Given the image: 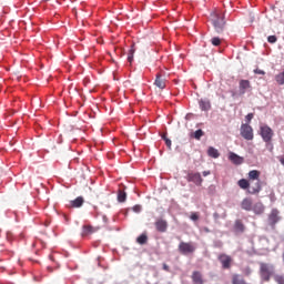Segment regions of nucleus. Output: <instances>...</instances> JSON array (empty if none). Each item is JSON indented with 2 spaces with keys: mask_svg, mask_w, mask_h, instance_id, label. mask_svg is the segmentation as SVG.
I'll return each mask as SVG.
<instances>
[{
  "mask_svg": "<svg viewBox=\"0 0 284 284\" xmlns=\"http://www.w3.org/2000/svg\"><path fill=\"white\" fill-rule=\"evenodd\" d=\"M260 278L263 283H270L272 278L274 277V274H276V266L274 264L260 262Z\"/></svg>",
  "mask_w": 284,
  "mask_h": 284,
  "instance_id": "obj_1",
  "label": "nucleus"
},
{
  "mask_svg": "<svg viewBox=\"0 0 284 284\" xmlns=\"http://www.w3.org/2000/svg\"><path fill=\"white\" fill-rule=\"evenodd\" d=\"M211 17L215 32H217V34H221V32L225 30V16L214 11Z\"/></svg>",
  "mask_w": 284,
  "mask_h": 284,
  "instance_id": "obj_2",
  "label": "nucleus"
},
{
  "mask_svg": "<svg viewBox=\"0 0 284 284\" xmlns=\"http://www.w3.org/2000/svg\"><path fill=\"white\" fill-rule=\"evenodd\" d=\"M261 176V171L257 170H252L248 172V179L251 181H257L254 186H251L248 189V194H258L261 192L262 186H261V180H258Z\"/></svg>",
  "mask_w": 284,
  "mask_h": 284,
  "instance_id": "obj_3",
  "label": "nucleus"
},
{
  "mask_svg": "<svg viewBox=\"0 0 284 284\" xmlns=\"http://www.w3.org/2000/svg\"><path fill=\"white\" fill-rule=\"evenodd\" d=\"M195 251H196V246H194L192 242H181L179 244V252L184 256L187 254H194Z\"/></svg>",
  "mask_w": 284,
  "mask_h": 284,
  "instance_id": "obj_4",
  "label": "nucleus"
},
{
  "mask_svg": "<svg viewBox=\"0 0 284 284\" xmlns=\"http://www.w3.org/2000/svg\"><path fill=\"white\" fill-rule=\"evenodd\" d=\"M186 181L189 183H194L197 187H201L203 185V178L201 176V173L191 171L186 175Z\"/></svg>",
  "mask_w": 284,
  "mask_h": 284,
  "instance_id": "obj_5",
  "label": "nucleus"
},
{
  "mask_svg": "<svg viewBox=\"0 0 284 284\" xmlns=\"http://www.w3.org/2000/svg\"><path fill=\"white\" fill-rule=\"evenodd\" d=\"M260 134L264 143H270L274 136V131L268 125L261 126Z\"/></svg>",
  "mask_w": 284,
  "mask_h": 284,
  "instance_id": "obj_6",
  "label": "nucleus"
},
{
  "mask_svg": "<svg viewBox=\"0 0 284 284\" xmlns=\"http://www.w3.org/2000/svg\"><path fill=\"white\" fill-rule=\"evenodd\" d=\"M241 136L245 139V141H253L254 140V129L250 124H242L241 125Z\"/></svg>",
  "mask_w": 284,
  "mask_h": 284,
  "instance_id": "obj_7",
  "label": "nucleus"
},
{
  "mask_svg": "<svg viewBox=\"0 0 284 284\" xmlns=\"http://www.w3.org/2000/svg\"><path fill=\"white\" fill-rule=\"evenodd\" d=\"M217 260L220 261L221 265H222V270H230L232 267V263H233V258L232 256L225 254V253H221L217 256Z\"/></svg>",
  "mask_w": 284,
  "mask_h": 284,
  "instance_id": "obj_8",
  "label": "nucleus"
},
{
  "mask_svg": "<svg viewBox=\"0 0 284 284\" xmlns=\"http://www.w3.org/2000/svg\"><path fill=\"white\" fill-rule=\"evenodd\" d=\"M155 229L158 232L160 233H165L168 232V221L163 220V219H158L154 223Z\"/></svg>",
  "mask_w": 284,
  "mask_h": 284,
  "instance_id": "obj_9",
  "label": "nucleus"
},
{
  "mask_svg": "<svg viewBox=\"0 0 284 284\" xmlns=\"http://www.w3.org/2000/svg\"><path fill=\"white\" fill-rule=\"evenodd\" d=\"M165 77H163V74L158 73L155 75V81H154V85H156V88H159L160 90H165Z\"/></svg>",
  "mask_w": 284,
  "mask_h": 284,
  "instance_id": "obj_10",
  "label": "nucleus"
},
{
  "mask_svg": "<svg viewBox=\"0 0 284 284\" xmlns=\"http://www.w3.org/2000/svg\"><path fill=\"white\" fill-rule=\"evenodd\" d=\"M193 284H204L205 280H203V273L200 271H194L191 275Z\"/></svg>",
  "mask_w": 284,
  "mask_h": 284,
  "instance_id": "obj_11",
  "label": "nucleus"
},
{
  "mask_svg": "<svg viewBox=\"0 0 284 284\" xmlns=\"http://www.w3.org/2000/svg\"><path fill=\"white\" fill-rule=\"evenodd\" d=\"M241 207H242V210H245L246 212H252V207H253L252 199L245 197L244 200H242Z\"/></svg>",
  "mask_w": 284,
  "mask_h": 284,
  "instance_id": "obj_12",
  "label": "nucleus"
},
{
  "mask_svg": "<svg viewBox=\"0 0 284 284\" xmlns=\"http://www.w3.org/2000/svg\"><path fill=\"white\" fill-rule=\"evenodd\" d=\"M229 160L232 161L234 163V165H242V163L244 161L243 158H241L239 154H236L234 152H230Z\"/></svg>",
  "mask_w": 284,
  "mask_h": 284,
  "instance_id": "obj_13",
  "label": "nucleus"
},
{
  "mask_svg": "<svg viewBox=\"0 0 284 284\" xmlns=\"http://www.w3.org/2000/svg\"><path fill=\"white\" fill-rule=\"evenodd\" d=\"M252 88V84L250 83V80H241L240 81V94H245L247 90Z\"/></svg>",
  "mask_w": 284,
  "mask_h": 284,
  "instance_id": "obj_14",
  "label": "nucleus"
},
{
  "mask_svg": "<svg viewBox=\"0 0 284 284\" xmlns=\"http://www.w3.org/2000/svg\"><path fill=\"white\" fill-rule=\"evenodd\" d=\"M277 221H280L278 210H273L268 216V223L270 225H276Z\"/></svg>",
  "mask_w": 284,
  "mask_h": 284,
  "instance_id": "obj_15",
  "label": "nucleus"
},
{
  "mask_svg": "<svg viewBox=\"0 0 284 284\" xmlns=\"http://www.w3.org/2000/svg\"><path fill=\"white\" fill-rule=\"evenodd\" d=\"M85 203L83 196H78L75 200L70 201L69 207H81Z\"/></svg>",
  "mask_w": 284,
  "mask_h": 284,
  "instance_id": "obj_16",
  "label": "nucleus"
},
{
  "mask_svg": "<svg viewBox=\"0 0 284 284\" xmlns=\"http://www.w3.org/2000/svg\"><path fill=\"white\" fill-rule=\"evenodd\" d=\"M234 231L239 234H243L245 232V224H243V221L236 220L234 223Z\"/></svg>",
  "mask_w": 284,
  "mask_h": 284,
  "instance_id": "obj_17",
  "label": "nucleus"
},
{
  "mask_svg": "<svg viewBox=\"0 0 284 284\" xmlns=\"http://www.w3.org/2000/svg\"><path fill=\"white\" fill-rule=\"evenodd\" d=\"M252 211L255 214H263V212H265V206L263 205V203L257 202L252 206Z\"/></svg>",
  "mask_w": 284,
  "mask_h": 284,
  "instance_id": "obj_18",
  "label": "nucleus"
},
{
  "mask_svg": "<svg viewBox=\"0 0 284 284\" xmlns=\"http://www.w3.org/2000/svg\"><path fill=\"white\" fill-rule=\"evenodd\" d=\"M207 154L209 156H211V159H219V156H221V153H219V150L214 149L213 146L209 148Z\"/></svg>",
  "mask_w": 284,
  "mask_h": 284,
  "instance_id": "obj_19",
  "label": "nucleus"
},
{
  "mask_svg": "<svg viewBox=\"0 0 284 284\" xmlns=\"http://www.w3.org/2000/svg\"><path fill=\"white\" fill-rule=\"evenodd\" d=\"M239 187H241V190H248L250 187V181H247L246 179H241L237 182Z\"/></svg>",
  "mask_w": 284,
  "mask_h": 284,
  "instance_id": "obj_20",
  "label": "nucleus"
},
{
  "mask_svg": "<svg viewBox=\"0 0 284 284\" xmlns=\"http://www.w3.org/2000/svg\"><path fill=\"white\" fill-rule=\"evenodd\" d=\"M136 243L139 245H145L148 243V234L142 233L140 236H138Z\"/></svg>",
  "mask_w": 284,
  "mask_h": 284,
  "instance_id": "obj_21",
  "label": "nucleus"
},
{
  "mask_svg": "<svg viewBox=\"0 0 284 284\" xmlns=\"http://www.w3.org/2000/svg\"><path fill=\"white\" fill-rule=\"evenodd\" d=\"M136 52V49L134 48V43L131 45V49L129 50L128 53V61L129 63H132L134 61V53Z\"/></svg>",
  "mask_w": 284,
  "mask_h": 284,
  "instance_id": "obj_22",
  "label": "nucleus"
},
{
  "mask_svg": "<svg viewBox=\"0 0 284 284\" xmlns=\"http://www.w3.org/2000/svg\"><path fill=\"white\" fill-rule=\"evenodd\" d=\"M200 108H201V110L207 112V110H210L212 108V104H210V101L201 100Z\"/></svg>",
  "mask_w": 284,
  "mask_h": 284,
  "instance_id": "obj_23",
  "label": "nucleus"
},
{
  "mask_svg": "<svg viewBox=\"0 0 284 284\" xmlns=\"http://www.w3.org/2000/svg\"><path fill=\"white\" fill-rule=\"evenodd\" d=\"M232 284H247V283H245V280H243V277H241V275L235 274L232 277Z\"/></svg>",
  "mask_w": 284,
  "mask_h": 284,
  "instance_id": "obj_24",
  "label": "nucleus"
},
{
  "mask_svg": "<svg viewBox=\"0 0 284 284\" xmlns=\"http://www.w3.org/2000/svg\"><path fill=\"white\" fill-rule=\"evenodd\" d=\"M126 199H128V194L125 193V191L120 190L118 193L119 203H125Z\"/></svg>",
  "mask_w": 284,
  "mask_h": 284,
  "instance_id": "obj_25",
  "label": "nucleus"
},
{
  "mask_svg": "<svg viewBox=\"0 0 284 284\" xmlns=\"http://www.w3.org/2000/svg\"><path fill=\"white\" fill-rule=\"evenodd\" d=\"M275 81L278 85H284V70L275 75Z\"/></svg>",
  "mask_w": 284,
  "mask_h": 284,
  "instance_id": "obj_26",
  "label": "nucleus"
},
{
  "mask_svg": "<svg viewBox=\"0 0 284 284\" xmlns=\"http://www.w3.org/2000/svg\"><path fill=\"white\" fill-rule=\"evenodd\" d=\"M204 134H205V132H203V130L199 129V130H196L195 132H193V133L191 134V136H192L193 139H196V141H201V136H203Z\"/></svg>",
  "mask_w": 284,
  "mask_h": 284,
  "instance_id": "obj_27",
  "label": "nucleus"
},
{
  "mask_svg": "<svg viewBox=\"0 0 284 284\" xmlns=\"http://www.w3.org/2000/svg\"><path fill=\"white\" fill-rule=\"evenodd\" d=\"M273 278L275 281V283L277 284H284V275L283 274H274Z\"/></svg>",
  "mask_w": 284,
  "mask_h": 284,
  "instance_id": "obj_28",
  "label": "nucleus"
},
{
  "mask_svg": "<svg viewBox=\"0 0 284 284\" xmlns=\"http://www.w3.org/2000/svg\"><path fill=\"white\" fill-rule=\"evenodd\" d=\"M211 43H212V45H215V47L221 45V38H219V37L212 38Z\"/></svg>",
  "mask_w": 284,
  "mask_h": 284,
  "instance_id": "obj_29",
  "label": "nucleus"
},
{
  "mask_svg": "<svg viewBox=\"0 0 284 284\" xmlns=\"http://www.w3.org/2000/svg\"><path fill=\"white\" fill-rule=\"evenodd\" d=\"M267 41H268V43H276L277 38H276V36H270V37L267 38Z\"/></svg>",
  "mask_w": 284,
  "mask_h": 284,
  "instance_id": "obj_30",
  "label": "nucleus"
},
{
  "mask_svg": "<svg viewBox=\"0 0 284 284\" xmlns=\"http://www.w3.org/2000/svg\"><path fill=\"white\" fill-rule=\"evenodd\" d=\"M83 233H84V234H90V233H92V226H84V227H83Z\"/></svg>",
  "mask_w": 284,
  "mask_h": 284,
  "instance_id": "obj_31",
  "label": "nucleus"
},
{
  "mask_svg": "<svg viewBox=\"0 0 284 284\" xmlns=\"http://www.w3.org/2000/svg\"><path fill=\"white\" fill-rule=\"evenodd\" d=\"M191 221H199V213H191Z\"/></svg>",
  "mask_w": 284,
  "mask_h": 284,
  "instance_id": "obj_32",
  "label": "nucleus"
},
{
  "mask_svg": "<svg viewBox=\"0 0 284 284\" xmlns=\"http://www.w3.org/2000/svg\"><path fill=\"white\" fill-rule=\"evenodd\" d=\"M247 123H250V121H252V119H254V113H248L246 116H245Z\"/></svg>",
  "mask_w": 284,
  "mask_h": 284,
  "instance_id": "obj_33",
  "label": "nucleus"
},
{
  "mask_svg": "<svg viewBox=\"0 0 284 284\" xmlns=\"http://www.w3.org/2000/svg\"><path fill=\"white\" fill-rule=\"evenodd\" d=\"M168 148H172V140L163 138Z\"/></svg>",
  "mask_w": 284,
  "mask_h": 284,
  "instance_id": "obj_34",
  "label": "nucleus"
},
{
  "mask_svg": "<svg viewBox=\"0 0 284 284\" xmlns=\"http://www.w3.org/2000/svg\"><path fill=\"white\" fill-rule=\"evenodd\" d=\"M254 74H265V71H263L261 69H255Z\"/></svg>",
  "mask_w": 284,
  "mask_h": 284,
  "instance_id": "obj_35",
  "label": "nucleus"
},
{
  "mask_svg": "<svg viewBox=\"0 0 284 284\" xmlns=\"http://www.w3.org/2000/svg\"><path fill=\"white\" fill-rule=\"evenodd\" d=\"M133 212H136V213L141 212V205H134Z\"/></svg>",
  "mask_w": 284,
  "mask_h": 284,
  "instance_id": "obj_36",
  "label": "nucleus"
},
{
  "mask_svg": "<svg viewBox=\"0 0 284 284\" xmlns=\"http://www.w3.org/2000/svg\"><path fill=\"white\" fill-rule=\"evenodd\" d=\"M215 247H223V242H221V241H217V242H215Z\"/></svg>",
  "mask_w": 284,
  "mask_h": 284,
  "instance_id": "obj_37",
  "label": "nucleus"
},
{
  "mask_svg": "<svg viewBox=\"0 0 284 284\" xmlns=\"http://www.w3.org/2000/svg\"><path fill=\"white\" fill-rule=\"evenodd\" d=\"M163 270H164L165 272H170V266L164 263V264H163Z\"/></svg>",
  "mask_w": 284,
  "mask_h": 284,
  "instance_id": "obj_38",
  "label": "nucleus"
},
{
  "mask_svg": "<svg viewBox=\"0 0 284 284\" xmlns=\"http://www.w3.org/2000/svg\"><path fill=\"white\" fill-rule=\"evenodd\" d=\"M203 232H205L206 234H210L211 231H210V229L207 226H204L203 227Z\"/></svg>",
  "mask_w": 284,
  "mask_h": 284,
  "instance_id": "obj_39",
  "label": "nucleus"
},
{
  "mask_svg": "<svg viewBox=\"0 0 284 284\" xmlns=\"http://www.w3.org/2000/svg\"><path fill=\"white\" fill-rule=\"evenodd\" d=\"M203 176H210L211 172L210 171H203Z\"/></svg>",
  "mask_w": 284,
  "mask_h": 284,
  "instance_id": "obj_40",
  "label": "nucleus"
},
{
  "mask_svg": "<svg viewBox=\"0 0 284 284\" xmlns=\"http://www.w3.org/2000/svg\"><path fill=\"white\" fill-rule=\"evenodd\" d=\"M37 243H43L41 240H38Z\"/></svg>",
  "mask_w": 284,
  "mask_h": 284,
  "instance_id": "obj_41",
  "label": "nucleus"
}]
</instances>
